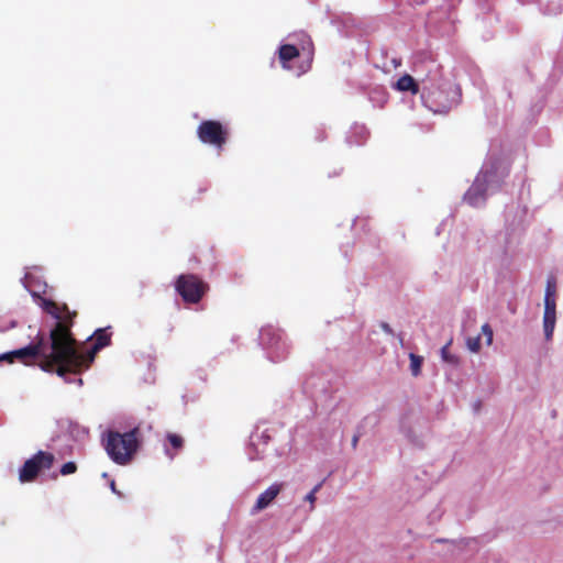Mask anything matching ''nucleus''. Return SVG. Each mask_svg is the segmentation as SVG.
I'll list each match as a JSON object with an SVG mask.
<instances>
[{"instance_id":"nucleus-13","label":"nucleus","mask_w":563,"mask_h":563,"mask_svg":"<svg viewBox=\"0 0 563 563\" xmlns=\"http://www.w3.org/2000/svg\"><path fill=\"white\" fill-rule=\"evenodd\" d=\"M451 98L443 104H440V108L434 109V112H446L451 108L455 107L460 101V91L456 87H452L451 89Z\"/></svg>"},{"instance_id":"nucleus-7","label":"nucleus","mask_w":563,"mask_h":563,"mask_svg":"<svg viewBox=\"0 0 563 563\" xmlns=\"http://www.w3.org/2000/svg\"><path fill=\"white\" fill-rule=\"evenodd\" d=\"M299 56H300L299 51L292 45H283L279 48V59L283 64V67L288 70H295L297 73V75H301V74L306 73L310 68L311 60H312V53L310 49H308L302 56L303 62L298 67V69H295V67L290 64V62Z\"/></svg>"},{"instance_id":"nucleus-18","label":"nucleus","mask_w":563,"mask_h":563,"mask_svg":"<svg viewBox=\"0 0 563 563\" xmlns=\"http://www.w3.org/2000/svg\"><path fill=\"white\" fill-rule=\"evenodd\" d=\"M428 99L433 101V102H438L439 99H440V96H438V93L433 92V91H430L429 92V96H428Z\"/></svg>"},{"instance_id":"nucleus-12","label":"nucleus","mask_w":563,"mask_h":563,"mask_svg":"<svg viewBox=\"0 0 563 563\" xmlns=\"http://www.w3.org/2000/svg\"><path fill=\"white\" fill-rule=\"evenodd\" d=\"M451 344L452 340H450L444 346H442L440 351L441 358L446 364H450L452 366H459L461 364V358L459 355L450 351Z\"/></svg>"},{"instance_id":"nucleus-1","label":"nucleus","mask_w":563,"mask_h":563,"mask_svg":"<svg viewBox=\"0 0 563 563\" xmlns=\"http://www.w3.org/2000/svg\"><path fill=\"white\" fill-rule=\"evenodd\" d=\"M40 305L46 312L58 320L56 327L51 332L49 347L43 341H40L36 344L0 354V362L13 363L19 361L30 365L35 358H38V365L43 371L55 372L59 376L66 373H78L88 368L93 361L95 354L108 345L109 335L103 330H98L92 338L93 346L91 350L77 349L66 325V321L71 318L68 308L66 306L60 307L45 299H41Z\"/></svg>"},{"instance_id":"nucleus-9","label":"nucleus","mask_w":563,"mask_h":563,"mask_svg":"<svg viewBox=\"0 0 563 563\" xmlns=\"http://www.w3.org/2000/svg\"><path fill=\"white\" fill-rule=\"evenodd\" d=\"M198 134L203 143H209L217 146H221L224 143V131L219 122H203L199 126Z\"/></svg>"},{"instance_id":"nucleus-5","label":"nucleus","mask_w":563,"mask_h":563,"mask_svg":"<svg viewBox=\"0 0 563 563\" xmlns=\"http://www.w3.org/2000/svg\"><path fill=\"white\" fill-rule=\"evenodd\" d=\"M53 461L54 456L51 453L38 452L36 455L27 460L21 467L19 481L21 483L32 482L42 470L49 468Z\"/></svg>"},{"instance_id":"nucleus-19","label":"nucleus","mask_w":563,"mask_h":563,"mask_svg":"<svg viewBox=\"0 0 563 563\" xmlns=\"http://www.w3.org/2000/svg\"><path fill=\"white\" fill-rule=\"evenodd\" d=\"M382 329L384 332L388 333V334H391L393 333V330L387 324V323H383L382 324Z\"/></svg>"},{"instance_id":"nucleus-15","label":"nucleus","mask_w":563,"mask_h":563,"mask_svg":"<svg viewBox=\"0 0 563 563\" xmlns=\"http://www.w3.org/2000/svg\"><path fill=\"white\" fill-rule=\"evenodd\" d=\"M76 464L73 463V462H68L66 464L63 465L62 470H60V473L63 475H69V474H73L76 472Z\"/></svg>"},{"instance_id":"nucleus-3","label":"nucleus","mask_w":563,"mask_h":563,"mask_svg":"<svg viewBox=\"0 0 563 563\" xmlns=\"http://www.w3.org/2000/svg\"><path fill=\"white\" fill-rule=\"evenodd\" d=\"M108 455L120 465L129 463L137 450L135 432H109L104 444Z\"/></svg>"},{"instance_id":"nucleus-4","label":"nucleus","mask_w":563,"mask_h":563,"mask_svg":"<svg viewBox=\"0 0 563 563\" xmlns=\"http://www.w3.org/2000/svg\"><path fill=\"white\" fill-rule=\"evenodd\" d=\"M558 320L556 288L553 283H548L543 297L542 328L544 339L551 341L554 334Z\"/></svg>"},{"instance_id":"nucleus-8","label":"nucleus","mask_w":563,"mask_h":563,"mask_svg":"<svg viewBox=\"0 0 563 563\" xmlns=\"http://www.w3.org/2000/svg\"><path fill=\"white\" fill-rule=\"evenodd\" d=\"M494 342V330L489 323H484L476 335L465 338V347L472 354H479L484 346L489 347Z\"/></svg>"},{"instance_id":"nucleus-20","label":"nucleus","mask_w":563,"mask_h":563,"mask_svg":"<svg viewBox=\"0 0 563 563\" xmlns=\"http://www.w3.org/2000/svg\"><path fill=\"white\" fill-rule=\"evenodd\" d=\"M110 488H111V490H112L114 494H117V495H119V496L121 495V494H120L119 492H117V489H115V483H114V481H111V482H110Z\"/></svg>"},{"instance_id":"nucleus-10","label":"nucleus","mask_w":563,"mask_h":563,"mask_svg":"<svg viewBox=\"0 0 563 563\" xmlns=\"http://www.w3.org/2000/svg\"><path fill=\"white\" fill-rule=\"evenodd\" d=\"M282 490L280 484H273L266 490H264L256 499V503L252 509L253 514H257L267 508L274 499L278 496Z\"/></svg>"},{"instance_id":"nucleus-17","label":"nucleus","mask_w":563,"mask_h":563,"mask_svg":"<svg viewBox=\"0 0 563 563\" xmlns=\"http://www.w3.org/2000/svg\"><path fill=\"white\" fill-rule=\"evenodd\" d=\"M319 486H316L306 497L305 499L310 504V509L314 508L316 503V493L318 492Z\"/></svg>"},{"instance_id":"nucleus-6","label":"nucleus","mask_w":563,"mask_h":563,"mask_svg":"<svg viewBox=\"0 0 563 563\" xmlns=\"http://www.w3.org/2000/svg\"><path fill=\"white\" fill-rule=\"evenodd\" d=\"M207 286L197 277L188 275L179 277L177 290L188 302H197L205 294Z\"/></svg>"},{"instance_id":"nucleus-2","label":"nucleus","mask_w":563,"mask_h":563,"mask_svg":"<svg viewBox=\"0 0 563 563\" xmlns=\"http://www.w3.org/2000/svg\"><path fill=\"white\" fill-rule=\"evenodd\" d=\"M505 176L506 172L503 168L486 167L476 176L473 185L465 194V201L474 207L481 206L487 194L496 188Z\"/></svg>"},{"instance_id":"nucleus-14","label":"nucleus","mask_w":563,"mask_h":563,"mask_svg":"<svg viewBox=\"0 0 563 563\" xmlns=\"http://www.w3.org/2000/svg\"><path fill=\"white\" fill-rule=\"evenodd\" d=\"M410 361V373L413 377H418L421 374V367L423 363V357L413 353L409 354Z\"/></svg>"},{"instance_id":"nucleus-16","label":"nucleus","mask_w":563,"mask_h":563,"mask_svg":"<svg viewBox=\"0 0 563 563\" xmlns=\"http://www.w3.org/2000/svg\"><path fill=\"white\" fill-rule=\"evenodd\" d=\"M168 440L175 449H179L183 445V439L177 434H168Z\"/></svg>"},{"instance_id":"nucleus-11","label":"nucleus","mask_w":563,"mask_h":563,"mask_svg":"<svg viewBox=\"0 0 563 563\" xmlns=\"http://www.w3.org/2000/svg\"><path fill=\"white\" fill-rule=\"evenodd\" d=\"M394 88L401 92L410 91L412 95L419 91L416 80L410 75L401 76L394 85Z\"/></svg>"}]
</instances>
